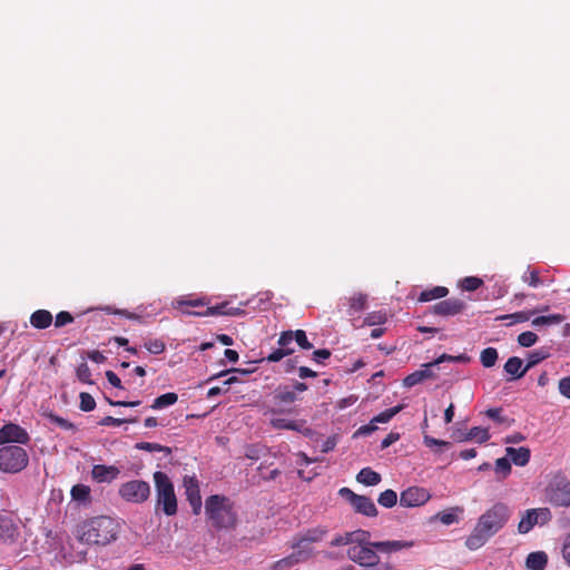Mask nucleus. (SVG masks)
Segmentation results:
<instances>
[{"instance_id":"nucleus-38","label":"nucleus","mask_w":570,"mask_h":570,"mask_svg":"<svg viewBox=\"0 0 570 570\" xmlns=\"http://www.w3.org/2000/svg\"><path fill=\"white\" fill-rule=\"evenodd\" d=\"M564 320V316L561 314H552V315H542L538 316L532 320V325L535 327L543 326V325H554L560 324Z\"/></svg>"},{"instance_id":"nucleus-59","label":"nucleus","mask_w":570,"mask_h":570,"mask_svg":"<svg viewBox=\"0 0 570 570\" xmlns=\"http://www.w3.org/2000/svg\"><path fill=\"white\" fill-rule=\"evenodd\" d=\"M423 441L428 448H432V446L450 448V445H451V443L448 441L439 440V439L432 438L428 434H424Z\"/></svg>"},{"instance_id":"nucleus-37","label":"nucleus","mask_w":570,"mask_h":570,"mask_svg":"<svg viewBox=\"0 0 570 570\" xmlns=\"http://www.w3.org/2000/svg\"><path fill=\"white\" fill-rule=\"evenodd\" d=\"M490 439V433L488 429L481 426H473L466 433L463 440H476L479 443H484Z\"/></svg>"},{"instance_id":"nucleus-35","label":"nucleus","mask_w":570,"mask_h":570,"mask_svg":"<svg viewBox=\"0 0 570 570\" xmlns=\"http://www.w3.org/2000/svg\"><path fill=\"white\" fill-rule=\"evenodd\" d=\"M267 452V448L262 444H248L245 446L244 455L248 460L258 461Z\"/></svg>"},{"instance_id":"nucleus-1","label":"nucleus","mask_w":570,"mask_h":570,"mask_svg":"<svg viewBox=\"0 0 570 570\" xmlns=\"http://www.w3.org/2000/svg\"><path fill=\"white\" fill-rule=\"evenodd\" d=\"M510 518L509 508L503 503H495L479 518L473 531L465 540L470 550H476L499 532Z\"/></svg>"},{"instance_id":"nucleus-58","label":"nucleus","mask_w":570,"mask_h":570,"mask_svg":"<svg viewBox=\"0 0 570 570\" xmlns=\"http://www.w3.org/2000/svg\"><path fill=\"white\" fill-rule=\"evenodd\" d=\"M370 532L365 530H356L354 531V544H364L370 546L373 542L370 541Z\"/></svg>"},{"instance_id":"nucleus-50","label":"nucleus","mask_w":570,"mask_h":570,"mask_svg":"<svg viewBox=\"0 0 570 570\" xmlns=\"http://www.w3.org/2000/svg\"><path fill=\"white\" fill-rule=\"evenodd\" d=\"M495 472L501 474L502 478H507L511 473V463L508 458H500L495 461Z\"/></svg>"},{"instance_id":"nucleus-34","label":"nucleus","mask_w":570,"mask_h":570,"mask_svg":"<svg viewBox=\"0 0 570 570\" xmlns=\"http://www.w3.org/2000/svg\"><path fill=\"white\" fill-rule=\"evenodd\" d=\"M71 498L78 502H89L90 501V488L86 484L79 483L71 488Z\"/></svg>"},{"instance_id":"nucleus-57","label":"nucleus","mask_w":570,"mask_h":570,"mask_svg":"<svg viewBox=\"0 0 570 570\" xmlns=\"http://www.w3.org/2000/svg\"><path fill=\"white\" fill-rule=\"evenodd\" d=\"M385 320H386L385 314H383L381 312H374V313L367 314V316L364 320V324H366L368 326H373V325H377V324H383L385 322Z\"/></svg>"},{"instance_id":"nucleus-60","label":"nucleus","mask_w":570,"mask_h":570,"mask_svg":"<svg viewBox=\"0 0 570 570\" xmlns=\"http://www.w3.org/2000/svg\"><path fill=\"white\" fill-rule=\"evenodd\" d=\"M288 355H291V351H287V350L285 351V350H282L281 347H278L266 356V361L275 363Z\"/></svg>"},{"instance_id":"nucleus-44","label":"nucleus","mask_w":570,"mask_h":570,"mask_svg":"<svg viewBox=\"0 0 570 570\" xmlns=\"http://www.w3.org/2000/svg\"><path fill=\"white\" fill-rule=\"evenodd\" d=\"M293 340L303 350L313 348V344L307 340L306 333L303 330L292 331Z\"/></svg>"},{"instance_id":"nucleus-32","label":"nucleus","mask_w":570,"mask_h":570,"mask_svg":"<svg viewBox=\"0 0 570 570\" xmlns=\"http://www.w3.org/2000/svg\"><path fill=\"white\" fill-rule=\"evenodd\" d=\"M326 533H327L326 529L317 527V528L308 529L297 535L301 537L302 539H304V541H307L311 544H313L315 542L322 541Z\"/></svg>"},{"instance_id":"nucleus-27","label":"nucleus","mask_w":570,"mask_h":570,"mask_svg":"<svg viewBox=\"0 0 570 570\" xmlns=\"http://www.w3.org/2000/svg\"><path fill=\"white\" fill-rule=\"evenodd\" d=\"M294 552H302L304 557H298L303 562L309 560L314 556V549L312 544L304 541L301 537L296 535L291 544Z\"/></svg>"},{"instance_id":"nucleus-55","label":"nucleus","mask_w":570,"mask_h":570,"mask_svg":"<svg viewBox=\"0 0 570 570\" xmlns=\"http://www.w3.org/2000/svg\"><path fill=\"white\" fill-rule=\"evenodd\" d=\"M460 362V363H466L470 361V356H468L466 354H460V355H456V356H452V355H449V354H442L440 357H438L435 360V363L441 364L443 362Z\"/></svg>"},{"instance_id":"nucleus-62","label":"nucleus","mask_w":570,"mask_h":570,"mask_svg":"<svg viewBox=\"0 0 570 570\" xmlns=\"http://www.w3.org/2000/svg\"><path fill=\"white\" fill-rule=\"evenodd\" d=\"M331 351L327 348H321L313 352V360L316 363H323L324 360L330 358Z\"/></svg>"},{"instance_id":"nucleus-25","label":"nucleus","mask_w":570,"mask_h":570,"mask_svg":"<svg viewBox=\"0 0 570 570\" xmlns=\"http://www.w3.org/2000/svg\"><path fill=\"white\" fill-rule=\"evenodd\" d=\"M346 301L348 304L347 314L350 316L364 311L367 306V295L364 293H355L351 297L346 298Z\"/></svg>"},{"instance_id":"nucleus-7","label":"nucleus","mask_w":570,"mask_h":570,"mask_svg":"<svg viewBox=\"0 0 570 570\" xmlns=\"http://www.w3.org/2000/svg\"><path fill=\"white\" fill-rule=\"evenodd\" d=\"M118 493L126 502L140 504L148 500L150 485L144 480H130L119 487Z\"/></svg>"},{"instance_id":"nucleus-26","label":"nucleus","mask_w":570,"mask_h":570,"mask_svg":"<svg viewBox=\"0 0 570 570\" xmlns=\"http://www.w3.org/2000/svg\"><path fill=\"white\" fill-rule=\"evenodd\" d=\"M548 564V556L543 551H535L528 554L525 567L530 570H543Z\"/></svg>"},{"instance_id":"nucleus-43","label":"nucleus","mask_w":570,"mask_h":570,"mask_svg":"<svg viewBox=\"0 0 570 570\" xmlns=\"http://www.w3.org/2000/svg\"><path fill=\"white\" fill-rule=\"evenodd\" d=\"M459 510H460L459 508H455V509L439 512L436 518L445 525L453 524V523L458 522V520H459L458 514H456V511H459Z\"/></svg>"},{"instance_id":"nucleus-18","label":"nucleus","mask_w":570,"mask_h":570,"mask_svg":"<svg viewBox=\"0 0 570 570\" xmlns=\"http://www.w3.org/2000/svg\"><path fill=\"white\" fill-rule=\"evenodd\" d=\"M549 515L550 511L548 509L527 510L518 524V531L523 534L528 533L539 522L540 517L547 520Z\"/></svg>"},{"instance_id":"nucleus-24","label":"nucleus","mask_w":570,"mask_h":570,"mask_svg":"<svg viewBox=\"0 0 570 570\" xmlns=\"http://www.w3.org/2000/svg\"><path fill=\"white\" fill-rule=\"evenodd\" d=\"M507 455L510 460L518 466H524L530 461V450L528 448L521 446L519 449L515 448H507Z\"/></svg>"},{"instance_id":"nucleus-49","label":"nucleus","mask_w":570,"mask_h":570,"mask_svg":"<svg viewBox=\"0 0 570 570\" xmlns=\"http://www.w3.org/2000/svg\"><path fill=\"white\" fill-rule=\"evenodd\" d=\"M145 347L149 353L157 355V354H161L165 351L166 345L161 340L154 338V340L146 341Z\"/></svg>"},{"instance_id":"nucleus-19","label":"nucleus","mask_w":570,"mask_h":570,"mask_svg":"<svg viewBox=\"0 0 570 570\" xmlns=\"http://www.w3.org/2000/svg\"><path fill=\"white\" fill-rule=\"evenodd\" d=\"M120 474V470L115 465L96 464L92 466L91 476L98 483H110Z\"/></svg>"},{"instance_id":"nucleus-10","label":"nucleus","mask_w":570,"mask_h":570,"mask_svg":"<svg viewBox=\"0 0 570 570\" xmlns=\"http://www.w3.org/2000/svg\"><path fill=\"white\" fill-rule=\"evenodd\" d=\"M547 499L556 507L570 505V482L566 479L551 482L547 488Z\"/></svg>"},{"instance_id":"nucleus-3","label":"nucleus","mask_w":570,"mask_h":570,"mask_svg":"<svg viewBox=\"0 0 570 570\" xmlns=\"http://www.w3.org/2000/svg\"><path fill=\"white\" fill-rule=\"evenodd\" d=\"M173 306L179 309L183 314L194 316H240L245 314V311L240 307L230 306L228 302H222L214 306H207L204 309L190 311L188 307L203 308L206 306V302L203 298H186L180 297L173 302Z\"/></svg>"},{"instance_id":"nucleus-41","label":"nucleus","mask_w":570,"mask_h":570,"mask_svg":"<svg viewBox=\"0 0 570 570\" xmlns=\"http://www.w3.org/2000/svg\"><path fill=\"white\" fill-rule=\"evenodd\" d=\"M377 502L384 508H393L397 502V494L394 490L387 489L379 495Z\"/></svg>"},{"instance_id":"nucleus-6","label":"nucleus","mask_w":570,"mask_h":570,"mask_svg":"<svg viewBox=\"0 0 570 570\" xmlns=\"http://www.w3.org/2000/svg\"><path fill=\"white\" fill-rule=\"evenodd\" d=\"M29 464L28 452L20 445H2L0 448V471L16 474Z\"/></svg>"},{"instance_id":"nucleus-36","label":"nucleus","mask_w":570,"mask_h":570,"mask_svg":"<svg viewBox=\"0 0 570 570\" xmlns=\"http://www.w3.org/2000/svg\"><path fill=\"white\" fill-rule=\"evenodd\" d=\"M549 356V350L544 347L531 352L527 358V368L530 370L540 362L547 360Z\"/></svg>"},{"instance_id":"nucleus-2","label":"nucleus","mask_w":570,"mask_h":570,"mask_svg":"<svg viewBox=\"0 0 570 570\" xmlns=\"http://www.w3.org/2000/svg\"><path fill=\"white\" fill-rule=\"evenodd\" d=\"M120 524L110 517H96L82 522L77 530L78 539L87 544L106 546L115 541Z\"/></svg>"},{"instance_id":"nucleus-30","label":"nucleus","mask_w":570,"mask_h":570,"mask_svg":"<svg viewBox=\"0 0 570 570\" xmlns=\"http://www.w3.org/2000/svg\"><path fill=\"white\" fill-rule=\"evenodd\" d=\"M298 557H304L302 552H294L289 556L277 560L272 566L273 570H286L289 569L298 563H302L303 561Z\"/></svg>"},{"instance_id":"nucleus-11","label":"nucleus","mask_w":570,"mask_h":570,"mask_svg":"<svg viewBox=\"0 0 570 570\" xmlns=\"http://www.w3.org/2000/svg\"><path fill=\"white\" fill-rule=\"evenodd\" d=\"M30 435L26 429L19 424L9 422L0 429V445H8L9 443L28 444Z\"/></svg>"},{"instance_id":"nucleus-5","label":"nucleus","mask_w":570,"mask_h":570,"mask_svg":"<svg viewBox=\"0 0 570 570\" xmlns=\"http://www.w3.org/2000/svg\"><path fill=\"white\" fill-rule=\"evenodd\" d=\"M153 479L156 490V511L161 510L168 517L175 515L177 513V498L171 480L163 471H156Z\"/></svg>"},{"instance_id":"nucleus-63","label":"nucleus","mask_w":570,"mask_h":570,"mask_svg":"<svg viewBox=\"0 0 570 570\" xmlns=\"http://www.w3.org/2000/svg\"><path fill=\"white\" fill-rule=\"evenodd\" d=\"M87 356L89 360H91L92 362H95L97 364L105 363L107 360L106 356L100 351H97V350L89 351L87 353Z\"/></svg>"},{"instance_id":"nucleus-28","label":"nucleus","mask_w":570,"mask_h":570,"mask_svg":"<svg viewBox=\"0 0 570 570\" xmlns=\"http://www.w3.org/2000/svg\"><path fill=\"white\" fill-rule=\"evenodd\" d=\"M381 474L371 468H363L356 475V481L368 487L376 485L381 482Z\"/></svg>"},{"instance_id":"nucleus-16","label":"nucleus","mask_w":570,"mask_h":570,"mask_svg":"<svg viewBox=\"0 0 570 570\" xmlns=\"http://www.w3.org/2000/svg\"><path fill=\"white\" fill-rule=\"evenodd\" d=\"M271 426L275 430H292L302 433L305 436H311L313 430L306 426L304 420H288L283 417H273L271 420Z\"/></svg>"},{"instance_id":"nucleus-46","label":"nucleus","mask_w":570,"mask_h":570,"mask_svg":"<svg viewBox=\"0 0 570 570\" xmlns=\"http://www.w3.org/2000/svg\"><path fill=\"white\" fill-rule=\"evenodd\" d=\"M483 285V281L475 276H468L462 279L461 286L464 291L473 292Z\"/></svg>"},{"instance_id":"nucleus-40","label":"nucleus","mask_w":570,"mask_h":570,"mask_svg":"<svg viewBox=\"0 0 570 570\" xmlns=\"http://www.w3.org/2000/svg\"><path fill=\"white\" fill-rule=\"evenodd\" d=\"M404 405L399 404L396 406H393L391 409H387L376 416L372 419V423H387L392 417H394L399 412L403 410Z\"/></svg>"},{"instance_id":"nucleus-22","label":"nucleus","mask_w":570,"mask_h":570,"mask_svg":"<svg viewBox=\"0 0 570 570\" xmlns=\"http://www.w3.org/2000/svg\"><path fill=\"white\" fill-rule=\"evenodd\" d=\"M52 320V314L47 309H37L30 315V324L37 330L48 328Z\"/></svg>"},{"instance_id":"nucleus-21","label":"nucleus","mask_w":570,"mask_h":570,"mask_svg":"<svg viewBox=\"0 0 570 570\" xmlns=\"http://www.w3.org/2000/svg\"><path fill=\"white\" fill-rule=\"evenodd\" d=\"M414 546L413 541H402V540H392V541H376L373 543L376 551L383 553H393L403 549H409Z\"/></svg>"},{"instance_id":"nucleus-14","label":"nucleus","mask_w":570,"mask_h":570,"mask_svg":"<svg viewBox=\"0 0 570 570\" xmlns=\"http://www.w3.org/2000/svg\"><path fill=\"white\" fill-rule=\"evenodd\" d=\"M20 535L17 520L8 513H0V541L12 544Z\"/></svg>"},{"instance_id":"nucleus-51","label":"nucleus","mask_w":570,"mask_h":570,"mask_svg":"<svg viewBox=\"0 0 570 570\" xmlns=\"http://www.w3.org/2000/svg\"><path fill=\"white\" fill-rule=\"evenodd\" d=\"M80 410L83 412L92 411L96 407L95 399L87 392H81L80 395Z\"/></svg>"},{"instance_id":"nucleus-31","label":"nucleus","mask_w":570,"mask_h":570,"mask_svg":"<svg viewBox=\"0 0 570 570\" xmlns=\"http://www.w3.org/2000/svg\"><path fill=\"white\" fill-rule=\"evenodd\" d=\"M449 294V289L444 286H435L430 289H424L419 296V302H430L433 299L443 298Z\"/></svg>"},{"instance_id":"nucleus-64","label":"nucleus","mask_w":570,"mask_h":570,"mask_svg":"<svg viewBox=\"0 0 570 570\" xmlns=\"http://www.w3.org/2000/svg\"><path fill=\"white\" fill-rule=\"evenodd\" d=\"M562 557L566 560L567 564L570 567V533L564 539L562 547Z\"/></svg>"},{"instance_id":"nucleus-56","label":"nucleus","mask_w":570,"mask_h":570,"mask_svg":"<svg viewBox=\"0 0 570 570\" xmlns=\"http://www.w3.org/2000/svg\"><path fill=\"white\" fill-rule=\"evenodd\" d=\"M73 322V316L67 312V311H61L59 312L57 315H56V318H55V326L56 327H62V326H66L70 323Z\"/></svg>"},{"instance_id":"nucleus-39","label":"nucleus","mask_w":570,"mask_h":570,"mask_svg":"<svg viewBox=\"0 0 570 570\" xmlns=\"http://www.w3.org/2000/svg\"><path fill=\"white\" fill-rule=\"evenodd\" d=\"M135 448L137 450L147 451V452H163L166 455L171 454V449L169 446H165L159 443L138 442V443H136Z\"/></svg>"},{"instance_id":"nucleus-8","label":"nucleus","mask_w":570,"mask_h":570,"mask_svg":"<svg viewBox=\"0 0 570 570\" xmlns=\"http://www.w3.org/2000/svg\"><path fill=\"white\" fill-rule=\"evenodd\" d=\"M338 494L350 502V504L352 505L356 513L370 518H374L377 515V508L371 498L366 495L356 494L348 488L340 489Z\"/></svg>"},{"instance_id":"nucleus-54","label":"nucleus","mask_w":570,"mask_h":570,"mask_svg":"<svg viewBox=\"0 0 570 570\" xmlns=\"http://www.w3.org/2000/svg\"><path fill=\"white\" fill-rule=\"evenodd\" d=\"M522 281L531 287H538L539 285H541L539 273L535 269L524 273L522 276Z\"/></svg>"},{"instance_id":"nucleus-53","label":"nucleus","mask_w":570,"mask_h":570,"mask_svg":"<svg viewBox=\"0 0 570 570\" xmlns=\"http://www.w3.org/2000/svg\"><path fill=\"white\" fill-rule=\"evenodd\" d=\"M137 419H117L114 416H105L99 424L104 426H120L125 423H135Z\"/></svg>"},{"instance_id":"nucleus-15","label":"nucleus","mask_w":570,"mask_h":570,"mask_svg":"<svg viewBox=\"0 0 570 570\" xmlns=\"http://www.w3.org/2000/svg\"><path fill=\"white\" fill-rule=\"evenodd\" d=\"M184 487L186 498L195 514H199L202 510V497L199 492L198 481L195 476H185Z\"/></svg>"},{"instance_id":"nucleus-48","label":"nucleus","mask_w":570,"mask_h":570,"mask_svg":"<svg viewBox=\"0 0 570 570\" xmlns=\"http://www.w3.org/2000/svg\"><path fill=\"white\" fill-rule=\"evenodd\" d=\"M538 341V335L531 331L522 332L518 336V343L523 347H530Z\"/></svg>"},{"instance_id":"nucleus-52","label":"nucleus","mask_w":570,"mask_h":570,"mask_svg":"<svg viewBox=\"0 0 570 570\" xmlns=\"http://www.w3.org/2000/svg\"><path fill=\"white\" fill-rule=\"evenodd\" d=\"M48 419L52 424L59 426L62 430H66V431L75 430V425L71 422H69L68 420H66L57 414L50 413L48 415Z\"/></svg>"},{"instance_id":"nucleus-61","label":"nucleus","mask_w":570,"mask_h":570,"mask_svg":"<svg viewBox=\"0 0 570 570\" xmlns=\"http://www.w3.org/2000/svg\"><path fill=\"white\" fill-rule=\"evenodd\" d=\"M558 389L561 395L566 396L567 399H570V376L562 377L559 381Z\"/></svg>"},{"instance_id":"nucleus-47","label":"nucleus","mask_w":570,"mask_h":570,"mask_svg":"<svg viewBox=\"0 0 570 570\" xmlns=\"http://www.w3.org/2000/svg\"><path fill=\"white\" fill-rule=\"evenodd\" d=\"M76 374L80 382L87 383V384L94 383L91 381V371L86 362H82L78 365Z\"/></svg>"},{"instance_id":"nucleus-23","label":"nucleus","mask_w":570,"mask_h":570,"mask_svg":"<svg viewBox=\"0 0 570 570\" xmlns=\"http://www.w3.org/2000/svg\"><path fill=\"white\" fill-rule=\"evenodd\" d=\"M522 360L518 356L508 358L504 364V371L512 376V380L521 379L529 371L527 365L522 367Z\"/></svg>"},{"instance_id":"nucleus-45","label":"nucleus","mask_w":570,"mask_h":570,"mask_svg":"<svg viewBox=\"0 0 570 570\" xmlns=\"http://www.w3.org/2000/svg\"><path fill=\"white\" fill-rule=\"evenodd\" d=\"M293 341L294 340H293L292 331L291 330L284 331L281 333L277 344L279 345V347L282 350L291 351V354H293L294 353V348L292 346Z\"/></svg>"},{"instance_id":"nucleus-12","label":"nucleus","mask_w":570,"mask_h":570,"mask_svg":"<svg viewBox=\"0 0 570 570\" xmlns=\"http://www.w3.org/2000/svg\"><path fill=\"white\" fill-rule=\"evenodd\" d=\"M297 400L296 394L288 386H278L272 396V406L268 412L273 414L285 413V405L293 404Z\"/></svg>"},{"instance_id":"nucleus-9","label":"nucleus","mask_w":570,"mask_h":570,"mask_svg":"<svg viewBox=\"0 0 570 570\" xmlns=\"http://www.w3.org/2000/svg\"><path fill=\"white\" fill-rule=\"evenodd\" d=\"M347 557L351 561L365 568L376 567L380 562V557L376 553V549L373 547V543L370 546H351L347 549Z\"/></svg>"},{"instance_id":"nucleus-4","label":"nucleus","mask_w":570,"mask_h":570,"mask_svg":"<svg viewBox=\"0 0 570 570\" xmlns=\"http://www.w3.org/2000/svg\"><path fill=\"white\" fill-rule=\"evenodd\" d=\"M205 513L212 525L217 529L233 528L237 522L233 503L224 495L208 497L205 501Z\"/></svg>"},{"instance_id":"nucleus-13","label":"nucleus","mask_w":570,"mask_h":570,"mask_svg":"<svg viewBox=\"0 0 570 570\" xmlns=\"http://www.w3.org/2000/svg\"><path fill=\"white\" fill-rule=\"evenodd\" d=\"M431 498L430 492L420 487H410L401 492L400 504L406 508L421 507Z\"/></svg>"},{"instance_id":"nucleus-29","label":"nucleus","mask_w":570,"mask_h":570,"mask_svg":"<svg viewBox=\"0 0 570 570\" xmlns=\"http://www.w3.org/2000/svg\"><path fill=\"white\" fill-rule=\"evenodd\" d=\"M534 313L535 311H520L512 314L500 315L497 317V320L507 321V325H513L517 323L528 322Z\"/></svg>"},{"instance_id":"nucleus-42","label":"nucleus","mask_w":570,"mask_h":570,"mask_svg":"<svg viewBox=\"0 0 570 570\" xmlns=\"http://www.w3.org/2000/svg\"><path fill=\"white\" fill-rule=\"evenodd\" d=\"M498 360V351L494 347H487L480 354V361L484 367H492Z\"/></svg>"},{"instance_id":"nucleus-17","label":"nucleus","mask_w":570,"mask_h":570,"mask_svg":"<svg viewBox=\"0 0 570 570\" xmlns=\"http://www.w3.org/2000/svg\"><path fill=\"white\" fill-rule=\"evenodd\" d=\"M465 308V303L459 298H449L434 304L431 312L441 316H454Z\"/></svg>"},{"instance_id":"nucleus-33","label":"nucleus","mask_w":570,"mask_h":570,"mask_svg":"<svg viewBox=\"0 0 570 570\" xmlns=\"http://www.w3.org/2000/svg\"><path fill=\"white\" fill-rule=\"evenodd\" d=\"M178 400V395L174 392H168L156 397L151 404L153 410H160L175 404Z\"/></svg>"},{"instance_id":"nucleus-20","label":"nucleus","mask_w":570,"mask_h":570,"mask_svg":"<svg viewBox=\"0 0 570 570\" xmlns=\"http://www.w3.org/2000/svg\"><path fill=\"white\" fill-rule=\"evenodd\" d=\"M435 365H438V363H435V360L433 362L424 364L421 370L414 371L413 373L409 374L403 380V385L405 387H412L423 382L424 380L435 377V374L432 371V367Z\"/></svg>"}]
</instances>
